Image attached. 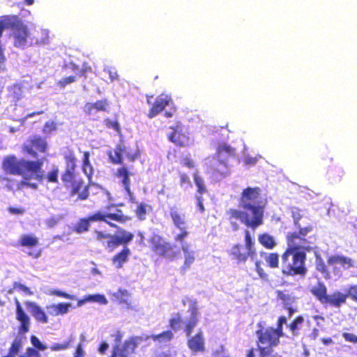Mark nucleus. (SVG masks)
<instances>
[{"label":"nucleus","instance_id":"c03bdc74","mask_svg":"<svg viewBox=\"0 0 357 357\" xmlns=\"http://www.w3.org/2000/svg\"><path fill=\"white\" fill-rule=\"evenodd\" d=\"M73 341L74 337L70 336L67 341L63 343H54L50 348L53 351L66 350L70 348Z\"/></svg>","mask_w":357,"mask_h":357},{"label":"nucleus","instance_id":"2eb2a0df","mask_svg":"<svg viewBox=\"0 0 357 357\" xmlns=\"http://www.w3.org/2000/svg\"><path fill=\"white\" fill-rule=\"evenodd\" d=\"M126 153L128 160L130 162H134L140 156V151L137 149L133 153L126 151V146L123 143L116 145L113 151H109L107 153L109 161L114 165L123 164V154Z\"/></svg>","mask_w":357,"mask_h":357},{"label":"nucleus","instance_id":"6e6d98bb","mask_svg":"<svg viewBox=\"0 0 357 357\" xmlns=\"http://www.w3.org/2000/svg\"><path fill=\"white\" fill-rule=\"evenodd\" d=\"M178 229L180 230V233L177 234L174 236V241L176 242L181 243L182 245V244H184L183 241L185 238H187L188 236L189 232L187 230V227Z\"/></svg>","mask_w":357,"mask_h":357},{"label":"nucleus","instance_id":"de8ad7c7","mask_svg":"<svg viewBox=\"0 0 357 357\" xmlns=\"http://www.w3.org/2000/svg\"><path fill=\"white\" fill-rule=\"evenodd\" d=\"M147 207H149L147 204L144 203H140L137 205L135 212L137 215V217L141 220H143L145 219L146 215L147 213Z\"/></svg>","mask_w":357,"mask_h":357},{"label":"nucleus","instance_id":"79ce46f5","mask_svg":"<svg viewBox=\"0 0 357 357\" xmlns=\"http://www.w3.org/2000/svg\"><path fill=\"white\" fill-rule=\"evenodd\" d=\"M182 324L183 318L179 312L176 313L174 317L169 319V326L174 331H177L179 330Z\"/></svg>","mask_w":357,"mask_h":357},{"label":"nucleus","instance_id":"1a4fd4ad","mask_svg":"<svg viewBox=\"0 0 357 357\" xmlns=\"http://www.w3.org/2000/svg\"><path fill=\"white\" fill-rule=\"evenodd\" d=\"M257 345L259 354H261L263 351H267L266 354H273V348L280 344V339L282 337L273 327L261 328L257 330Z\"/></svg>","mask_w":357,"mask_h":357},{"label":"nucleus","instance_id":"c9c22d12","mask_svg":"<svg viewBox=\"0 0 357 357\" xmlns=\"http://www.w3.org/2000/svg\"><path fill=\"white\" fill-rule=\"evenodd\" d=\"M82 169L89 180H91L94 171L90 162V153L89 151H84L83 153Z\"/></svg>","mask_w":357,"mask_h":357},{"label":"nucleus","instance_id":"f8f14e48","mask_svg":"<svg viewBox=\"0 0 357 357\" xmlns=\"http://www.w3.org/2000/svg\"><path fill=\"white\" fill-rule=\"evenodd\" d=\"M169 129L171 131L167 135L169 142L182 148L188 147L190 145V138L184 130L183 125L181 121H176L174 126L169 127Z\"/></svg>","mask_w":357,"mask_h":357},{"label":"nucleus","instance_id":"4c0bfd02","mask_svg":"<svg viewBox=\"0 0 357 357\" xmlns=\"http://www.w3.org/2000/svg\"><path fill=\"white\" fill-rule=\"evenodd\" d=\"M194 183L197 187V195L202 196L203 194L207 193L208 190L206 185L204 183L203 178L199 174L198 172L193 173Z\"/></svg>","mask_w":357,"mask_h":357},{"label":"nucleus","instance_id":"39448f33","mask_svg":"<svg viewBox=\"0 0 357 357\" xmlns=\"http://www.w3.org/2000/svg\"><path fill=\"white\" fill-rule=\"evenodd\" d=\"M296 230L289 231L286 235L287 252H304L305 254L313 250L312 239L314 236L309 235L313 230L314 226L312 223L306 224L302 228H296Z\"/></svg>","mask_w":357,"mask_h":357},{"label":"nucleus","instance_id":"423d86ee","mask_svg":"<svg viewBox=\"0 0 357 357\" xmlns=\"http://www.w3.org/2000/svg\"><path fill=\"white\" fill-rule=\"evenodd\" d=\"M282 258V274L285 277H305L307 268L305 265L307 255L304 252L284 251Z\"/></svg>","mask_w":357,"mask_h":357},{"label":"nucleus","instance_id":"bf43d9fd","mask_svg":"<svg viewBox=\"0 0 357 357\" xmlns=\"http://www.w3.org/2000/svg\"><path fill=\"white\" fill-rule=\"evenodd\" d=\"M20 357H41L39 351L33 347H27L24 354Z\"/></svg>","mask_w":357,"mask_h":357},{"label":"nucleus","instance_id":"ddd939ff","mask_svg":"<svg viewBox=\"0 0 357 357\" xmlns=\"http://www.w3.org/2000/svg\"><path fill=\"white\" fill-rule=\"evenodd\" d=\"M206 173L214 181H220L230 174L227 161L213 158Z\"/></svg>","mask_w":357,"mask_h":357},{"label":"nucleus","instance_id":"8fccbe9b","mask_svg":"<svg viewBox=\"0 0 357 357\" xmlns=\"http://www.w3.org/2000/svg\"><path fill=\"white\" fill-rule=\"evenodd\" d=\"M58 176L59 169L54 167L50 171L46 176L44 175V178H45L49 183H57L59 182Z\"/></svg>","mask_w":357,"mask_h":357},{"label":"nucleus","instance_id":"9b49d317","mask_svg":"<svg viewBox=\"0 0 357 357\" xmlns=\"http://www.w3.org/2000/svg\"><path fill=\"white\" fill-rule=\"evenodd\" d=\"M327 264L330 267L331 277H341L344 270L354 266V261L347 257L340 255H334L327 258Z\"/></svg>","mask_w":357,"mask_h":357},{"label":"nucleus","instance_id":"9d476101","mask_svg":"<svg viewBox=\"0 0 357 357\" xmlns=\"http://www.w3.org/2000/svg\"><path fill=\"white\" fill-rule=\"evenodd\" d=\"M151 250L157 256L173 261L178 257L179 252L175 245L159 234H153L149 239Z\"/></svg>","mask_w":357,"mask_h":357},{"label":"nucleus","instance_id":"20e7f679","mask_svg":"<svg viewBox=\"0 0 357 357\" xmlns=\"http://www.w3.org/2000/svg\"><path fill=\"white\" fill-rule=\"evenodd\" d=\"M311 294L323 305L339 308L346 303L348 297L357 302V284L350 286L347 293L335 291L331 294H327V287L322 282L310 289Z\"/></svg>","mask_w":357,"mask_h":357},{"label":"nucleus","instance_id":"774afa93","mask_svg":"<svg viewBox=\"0 0 357 357\" xmlns=\"http://www.w3.org/2000/svg\"><path fill=\"white\" fill-rule=\"evenodd\" d=\"M7 210L10 214L14 215H22L25 212V210L22 208H15L13 206L8 207Z\"/></svg>","mask_w":357,"mask_h":357},{"label":"nucleus","instance_id":"bb28decb","mask_svg":"<svg viewBox=\"0 0 357 357\" xmlns=\"http://www.w3.org/2000/svg\"><path fill=\"white\" fill-rule=\"evenodd\" d=\"M169 216L172 219V221L174 225L177 229L185 228L187 222L185 220V215L184 213H182L179 211V210L176 207H171L169 209Z\"/></svg>","mask_w":357,"mask_h":357},{"label":"nucleus","instance_id":"69168bd1","mask_svg":"<svg viewBox=\"0 0 357 357\" xmlns=\"http://www.w3.org/2000/svg\"><path fill=\"white\" fill-rule=\"evenodd\" d=\"M85 356V352L83 349V347L82 344H78L76 347L75 350L73 353V357H84Z\"/></svg>","mask_w":357,"mask_h":357},{"label":"nucleus","instance_id":"f704fd0d","mask_svg":"<svg viewBox=\"0 0 357 357\" xmlns=\"http://www.w3.org/2000/svg\"><path fill=\"white\" fill-rule=\"evenodd\" d=\"M261 257L264 258L267 266L273 269L279 267V254L277 252L266 253L265 252H260Z\"/></svg>","mask_w":357,"mask_h":357},{"label":"nucleus","instance_id":"f03ea898","mask_svg":"<svg viewBox=\"0 0 357 357\" xmlns=\"http://www.w3.org/2000/svg\"><path fill=\"white\" fill-rule=\"evenodd\" d=\"M131 220L130 216L126 215L120 209L116 213H102L100 211H96L86 217L79 218L72 227V231L77 234H82L89 231L91 223L95 222H104L109 227L115 228L118 234H110L109 240L107 241V248L110 251L114 250L120 245L127 246L134 238V234L126 229L121 228L118 225L111 222L109 220H114L119 223H125Z\"/></svg>","mask_w":357,"mask_h":357},{"label":"nucleus","instance_id":"603ef678","mask_svg":"<svg viewBox=\"0 0 357 357\" xmlns=\"http://www.w3.org/2000/svg\"><path fill=\"white\" fill-rule=\"evenodd\" d=\"M104 125L107 128H112L116 132L120 133L121 132V127L119 126V123L118 121L116 120H111L109 118H106L104 119Z\"/></svg>","mask_w":357,"mask_h":357},{"label":"nucleus","instance_id":"ea45409f","mask_svg":"<svg viewBox=\"0 0 357 357\" xmlns=\"http://www.w3.org/2000/svg\"><path fill=\"white\" fill-rule=\"evenodd\" d=\"M291 217L294 221V225L295 228H302L303 226L301 225V220L303 218V214L302 213V211L295 206H292L290 208Z\"/></svg>","mask_w":357,"mask_h":357},{"label":"nucleus","instance_id":"393cba45","mask_svg":"<svg viewBox=\"0 0 357 357\" xmlns=\"http://www.w3.org/2000/svg\"><path fill=\"white\" fill-rule=\"evenodd\" d=\"M50 43L49 31L43 29H34L30 37V45H43Z\"/></svg>","mask_w":357,"mask_h":357},{"label":"nucleus","instance_id":"c756f323","mask_svg":"<svg viewBox=\"0 0 357 357\" xmlns=\"http://www.w3.org/2000/svg\"><path fill=\"white\" fill-rule=\"evenodd\" d=\"M235 155V149L227 144H222L218 146L214 158L227 160V158Z\"/></svg>","mask_w":357,"mask_h":357},{"label":"nucleus","instance_id":"e433bc0d","mask_svg":"<svg viewBox=\"0 0 357 357\" xmlns=\"http://www.w3.org/2000/svg\"><path fill=\"white\" fill-rule=\"evenodd\" d=\"M174 338L173 332L170 330L165 331L159 334L151 335V339L160 344H164L171 342Z\"/></svg>","mask_w":357,"mask_h":357},{"label":"nucleus","instance_id":"09e8293b","mask_svg":"<svg viewBox=\"0 0 357 357\" xmlns=\"http://www.w3.org/2000/svg\"><path fill=\"white\" fill-rule=\"evenodd\" d=\"M57 124L54 121H48L45 123L43 128V133L49 135L52 134L54 131L56 130Z\"/></svg>","mask_w":357,"mask_h":357},{"label":"nucleus","instance_id":"6e6552de","mask_svg":"<svg viewBox=\"0 0 357 357\" xmlns=\"http://www.w3.org/2000/svg\"><path fill=\"white\" fill-rule=\"evenodd\" d=\"M244 240L245 245L235 243L227 251L230 258L237 264H245L250 257L256 255L255 241L248 229L244 230Z\"/></svg>","mask_w":357,"mask_h":357},{"label":"nucleus","instance_id":"0e129e2a","mask_svg":"<svg viewBox=\"0 0 357 357\" xmlns=\"http://www.w3.org/2000/svg\"><path fill=\"white\" fill-rule=\"evenodd\" d=\"M181 164L189 169H192L195 167L193 160L190 157H185L181 159Z\"/></svg>","mask_w":357,"mask_h":357},{"label":"nucleus","instance_id":"412c9836","mask_svg":"<svg viewBox=\"0 0 357 357\" xmlns=\"http://www.w3.org/2000/svg\"><path fill=\"white\" fill-rule=\"evenodd\" d=\"M187 346L192 354L204 353L206 351L204 333L199 330L194 335L188 336Z\"/></svg>","mask_w":357,"mask_h":357},{"label":"nucleus","instance_id":"052dcab7","mask_svg":"<svg viewBox=\"0 0 357 357\" xmlns=\"http://www.w3.org/2000/svg\"><path fill=\"white\" fill-rule=\"evenodd\" d=\"M56 305L58 315L59 314H65L68 313V312L69 311L70 307H71L70 303H58Z\"/></svg>","mask_w":357,"mask_h":357},{"label":"nucleus","instance_id":"cd10ccee","mask_svg":"<svg viewBox=\"0 0 357 357\" xmlns=\"http://www.w3.org/2000/svg\"><path fill=\"white\" fill-rule=\"evenodd\" d=\"M63 68H69L71 71L76 73V76L78 77H86L88 73L92 72L91 67L87 63H84L82 68H80L77 64L75 63L70 61L68 63H65L63 66Z\"/></svg>","mask_w":357,"mask_h":357},{"label":"nucleus","instance_id":"0eeeda50","mask_svg":"<svg viewBox=\"0 0 357 357\" xmlns=\"http://www.w3.org/2000/svg\"><path fill=\"white\" fill-rule=\"evenodd\" d=\"M261 192L259 187H248L243 190L239 202L243 209L250 211L253 216L263 222L264 205L259 201Z\"/></svg>","mask_w":357,"mask_h":357},{"label":"nucleus","instance_id":"5701e85b","mask_svg":"<svg viewBox=\"0 0 357 357\" xmlns=\"http://www.w3.org/2000/svg\"><path fill=\"white\" fill-rule=\"evenodd\" d=\"M109 101L107 98L96 100L95 102H86L83 108L84 112L91 116L95 112H109Z\"/></svg>","mask_w":357,"mask_h":357},{"label":"nucleus","instance_id":"338daca9","mask_svg":"<svg viewBox=\"0 0 357 357\" xmlns=\"http://www.w3.org/2000/svg\"><path fill=\"white\" fill-rule=\"evenodd\" d=\"M196 202H197V206L198 208V210L200 213H204L205 211L204 204H203V197L201 195H196Z\"/></svg>","mask_w":357,"mask_h":357},{"label":"nucleus","instance_id":"aec40b11","mask_svg":"<svg viewBox=\"0 0 357 357\" xmlns=\"http://www.w3.org/2000/svg\"><path fill=\"white\" fill-rule=\"evenodd\" d=\"M133 174L130 172L128 167L126 165L117 168L114 173V176L119 180V183L123 186L126 194L130 197V200L132 201L133 194L130 189L131 181L130 176Z\"/></svg>","mask_w":357,"mask_h":357},{"label":"nucleus","instance_id":"6ab92c4d","mask_svg":"<svg viewBox=\"0 0 357 357\" xmlns=\"http://www.w3.org/2000/svg\"><path fill=\"white\" fill-rule=\"evenodd\" d=\"M15 319L20 322L18 326V333L20 335H25L29 332L31 326V319L29 315L22 308L20 302L17 298H15Z\"/></svg>","mask_w":357,"mask_h":357},{"label":"nucleus","instance_id":"dca6fc26","mask_svg":"<svg viewBox=\"0 0 357 357\" xmlns=\"http://www.w3.org/2000/svg\"><path fill=\"white\" fill-rule=\"evenodd\" d=\"M48 149V144L45 138L34 135L29 137L27 143L23 144L22 150L24 153L36 158L37 156V151L44 153Z\"/></svg>","mask_w":357,"mask_h":357},{"label":"nucleus","instance_id":"e2e57ef3","mask_svg":"<svg viewBox=\"0 0 357 357\" xmlns=\"http://www.w3.org/2000/svg\"><path fill=\"white\" fill-rule=\"evenodd\" d=\"M179 184L183 186L184 184L191 185L190 179L188 175L185 172L179 173Z\"/></svg>","mask_w":357,"mask_h":357},{"label":"nucleus","instance_id":"49530a36","mask_svg":"<svg viewBox=\"0 0 357 357\" xmlns=\"http://www.w3.org/2000/svg\"><path fill=\"white\" fill-rule=\"evenodd\" d=\"M93 236L94 239L100 243H104L105 241H107L109 240L110 234L107 233L104 231L94 229L93 231Z\"/></svg>","mask_w":357,"mask_h":357},{"label":"nucleus","instance_id":"a211bd4d","mask_svg":"<svg viewBox=\"0 0 357 357\" xmlns=\"http://www.w3.org/2000/svg\"><path fill=\"white\" fill-rule=\"evenodd\" d=\"M227 214L229 215V219L230 221L234 219L239 220L246 227H250L252 229H255L263 224L259 218L252 215V218L250 220L247 213L237 209H229L227 211Z\"/></svg>","mask_w":357,"mask_h":357},{"label":"nucleus","instance_id":"c85d7f7f","mask_svg":"<svg viewBox=\"0 0 357 357\" xmlns=\"http://www.w3.org/2000/svg\"><path fill=\"white\" fill-rule=\"evenodd\" d=\"M198 314L199 312L197 307L194 306L190 308V317L186 322L183 328L186 336H190L193 329L197 325L199 322Z\"/></svg>","mask_w":357,"mask_h":357},{"label":"nucleus","instance_id":"f257e3e1","mask_svg":"<svg viewBox=\"0 0 357 357\" xmlns=\"http://www.w3.org/2000/svg\"><path fill=\"white\" fill-rule=\"evenodd\" d=\"M43 160H26L18 158L15 155H8L3 158L1 169L6 174L21 176L22 180L6 178L7 187L13 191H20L24 188L36 189L38 185L29 182L31 179L42 181L44 179Z\"/></svg>","mask_w":357,"mask_h":357},{"label":"nucleus","instance_id":"4468645a","mask_svg":"<svg viewBox=\"0 0 357 357\" xmlns=\"http://www.w3.org/2000/svg\"><path fill=\"white\" fill-rule=\"evenodd\" d=\"M146 97L147 103L151 105L147 113V116L149 119H153L161 113L172 101L171 96L166 93H160L157 96L153 102H151V99L153 98V95H146Z\"/></svg>","mask_w":357,"mask_h":357},{"label":"nucleus","instance_id":"864d4df0","mask_svg":"<svg viewBox=\"0 0 357 357\" xmlns=\"http://www.w3.org/2000/svg\"><path fill=\"white\" fill-rule=\"evenodd\" d=\"M255 271L260 278L264 280H268V275L261 266V261H256L255 263Z\"/></svg>","mask_w":357,"mask_h":357},{"label":"nucleus","instance_id":"680f3d73","mask_svg":"<svg viewBox=\"0 0 357 357\" xmlns=\"http://www.w3.org/2000/svg\"><path fill=\"white\" fill-rule=\"evenodd\" d=\"M342 335L345 341L353 344H357V335L355 334L344 332Z\"/></svg>","mask_w":357,"mask_h":357},{"label":"nucleus","instance_id":"2f4dec72","mask_svg":"<svg viewBox=\"0 0 357 357\" xmlns=\"http://www.w3.org/2000/svg\"><path fill=\"white\" fill-rule=\"evenodd\" d=\"M189 249L190 245L188 244H182L181 250L185 255L184 263L181 268V271L183 273H184L187 269L190 268L195 260L194 252L190 251Z\"/></svg>","mask_w":357,"mask_h":357},{"label":"nucleus","instance_id":"13d9d810","mask_svg":"<svg viewBox=\"0 0 357 357\" xmlns=\"http://www.w3.org/2000/svg\"><path fill=\"white\" fill-rule=\"evenodd\" d=\"M85 301H92V302H99L100 303H107V299L103 295L95 294V295H89L85 298Z\"/></svg>","mask_w":357,"mask_h":357},{"label":"nucleus","instance_id":"58836bf2","mask_svg":"<svg viewBox=\"0 0 357 357\" xmlns=\"http://www.w3.org/2000/svg\"><path fill=\"white\" fill-rule=\"evenodd\" d=\"M22 347V342L21 339L15 338L11 343L8 349V353L1 357H16Z\"/></svg>","mask_w":357,"mask_h":357},{"label":"nucleus","instance_id":"7c9ffc66","mask_svg":"<svg viewBox=\"0 0 357 357\" xmlns=\"http://www.w3.org/2000/svg\"><path fill=\"white\" fill-rule=\"evenodd\" d=\"M39 244L38 238L32 234H22L20 237L15 246H21L29 249H32Z\"/></svg>","mask_w":357,"mask_h":357},{"label":"nucleus","instance_id":"b1692460","mask_svg":"<svg viewBox=\"0 0 357 357\" xmlns=\"http://www.w3.org/2000/svg\"><path fill=\"white\" fill-rule=\"evenodd\" d=\"M24 304L37 321L42 324H46L48 322V317L45 312L36 303L26 301L24 302Z\"/></svg>","mask_w":357,"mask_h":357},{"label":"nucleus","instance_id":"a19ab883","mask_svg":"<svg viewBox=\"0 0 357 357\" xmlns=\"http://www.w3.org/2000/svg\"><path fill=\"white\" fill-rule=\"evenodd\" d=\"M113 297L120 304H127L130 297V293L126 289H118L113 294Z\"/></svg>","mask_w":357,"mask_h":357},{"label":"nucleus","instance_id":"4d7b16f0","mask_svg":"<svg viewBox=\"0 0 357 357\" xmlns=\"http://www.w3.org/2000/svg\"><path fill=\"white\" fill-rule=\"evenodd\" d=\"M31 342L35 349L38 351H44L47 349V347L35 335L31 336Z\"/></svg>","mask_w":357,"mask_h":357},{"label":"nucleus","instance_id":"5fc2aeb1","mask_svg":"<svg viewBox=\"0 0 357 357\" xmlns=\"http://www.w3.org/2000/svg\"><path fill=\"white\" fill-rule=\"evenodd\" d=\"M287 319L284 316H280L276 323V328L275 330L278 332L282 336L284 335L283 325L287 324Z\"/></svg>","mask_w":357,"mask_h":357},{"label":"nucleus","instance_id":"a878e982","mask_svg":"<svg viewBox=\"0 0 357 357\" xmlns=\"http://www.w3.org/2000/svg\"><path fill=\"white\" fill-rule=\"evenodd\" d=\"M304 323V317L302 315H298L291 320L289 324H287V328L292 337H298L307 331L303 328Z\"/></svg>","mask_w":357,"mask_h":357},{"label":"nucleus","instance_id":"37998d69","mask_svg":"<svg viewBox=\"0 0 357 357\" xmlns=\"http://www.w3.org/2000/svg\"><path fill=\"white\" fill-rule=\"evenodd\" d=\"M316 268L317 270L323 275L325 279L328 280L331 278L330 267L328 264H326L322 259L317 262Z\"/></svg>","mask_w":357,"mask_h":357},{"label":"nucleus","instance_id":"473e14b6","mask_svg":"<svg viewBox=\"0 0 357 357\" xmlns=\"http://www.w3.org/2000/svg\"><path fill=\"white\" fill-rule=\"evenodd\" d=\"M130 255V249L128 246H125L120 252L113 256L112 261L114 264H116L117 268H120L123 266V264L128 260Z\"/></svg>","mask_w":357,"mask_h":357},{"label":"nucleus","instance_id":"f3484780","mask_svg":"<svg viewBox=\"0 0 357 357\" xmlns=\"http://www.w3.org/2000/svg\"><path fill=\"white\" fill-rule=\"evenodd\" d=\"M137 343L135 337H130L124 341L122 344H116L109 357H133Z\"/></svg>","mask_w":357,"mask_h":357},{"label":"nucleus","instance_id":"7ed1b4c3","mask_svg":"<svg viewBox=\"0 0 357 357\" xmlns=\"http://www.w3.org/2000/svg\"><path fill=\"white\" fill-rule=\"evenodd\" d=\"M63 155L66 162V169L61 177L63 186L70 189V197L77 195V201L86 200L89 197V186L84 185L83 179L76 178L77 158L74 151L68 149Z\"/></svg>","mask_w":357,"mask_h":357},{"label":"nucleus","instance_id":"3c124183","mask_svg":"<svg viewBox=\"0 0 357 357\" xmlns=\"http://www.w3.org/2000/svg\"><path fill=\"white\" fill-rule=\"evenodd\" d=\"M77 79V77L76 75L65 77L57 82V85L61 88H65L67 85L75 82Z\"/></svg>","mask_w":357,"mask_h":357},{"label":"nucleus","instance_id":"a18cd8bd","mask_svg":"<svg viewBox=\"0 0 357 357\" xmlns=\"http://www.w3.org/2000/svg\"><path fill=\"white\" fill-rule=\"evenodd\" d=\"M15 290H20L23 291L24 294L26 296H31L33 294V291L29 287L18 282H13V288L8 290V293L12 294Z\"/></svg>","mask_w":357,"mask_h":357},{"label":"nucleus","instance_id":"4be33fe9","mask_svg":"<svg viewBox=\"0 0 357 357\" xmlns=\"http://www.w3.org/2000/svg\"><path fill=\"white\" fill-rule=\"evenodd\" d=\"M276 298L281 301L283 308L287 311L288 317H291L297 312L293 304L296 303V297L288 292L287 290H277L275 291Z\"/></svg>","mask_w":357,"mask_h":357},{"label":"nucleus","instance_id":"72a5a7b5","mask_svg":"<svg viewBox=\"0 0 357 357\" xmlns=\"http://www.w3.org/2000/svg\"><path fill=\"white\" fill-rule=\"evenodd\" d=\"M258 241L264 248L273 250L276 245L277 242L274 237L268 233H263L258 236Z\"/></svg>","mask_w":357,"mask_h":357}]
</instances>
